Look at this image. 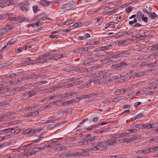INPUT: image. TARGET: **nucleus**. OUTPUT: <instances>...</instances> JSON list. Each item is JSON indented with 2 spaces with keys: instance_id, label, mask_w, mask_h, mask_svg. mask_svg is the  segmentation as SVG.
Returning <instances> with one entry per match:
<instances>
[{
  "instance_id": "f257e3e1",
  "label": "nucleus",
  "mask_w": 158,
  "mask_h": 158,
  "mask_svg": "<svg viewBox=\"0 0 158 158\" xmlns=\"http://www.w3.org/2000/svg\"><path fill=\"white\" fill-rule=\"evenodd\" d=\"M106 146L105 141H103L97 143V145L96 146H94V147L90 148L91 151H101L105 150L106 149Z\"/></svg>"
},
{
  "instance_id": "f03ea898",
  "label": "nucleus",
  "mask_w": 158,
  "mask_h": 158,
  "mask_svg": "<svg viewBox=\"0 0 158 158\" xmlns=\"http://www.w3.org/2000/svg\"><path fill=\"white\" fill-rule=\"evenodd\" d=\"M6 19V20H18L19 19L13 14H7L3 15H0V20Z\"/></svg>"
},
{
  "instance_id": "7ed1b4c3",
  "label": "nucleus",
  "mask_w": 158,
  "mask_h": 158,
  "mask_svg": "<svg viewBox=\"0 0 158 158\" xmlns=\"http://www.w3.org/2000/svg\"><path fill=\"white\" fill-rule=\"evenodd\" d=\"M108 76H107L106 74L103 75L98 73L97 76L94 78V79L91 80V81L93 82V86L95 84H99L100 83V80L104 77H106Z\"/></svg>"
},
{
  "instance_id": "20e7f679",
  "label": "nucleus",
  "mask_w": 158,
  "mask_h": 158,
  "mask_svg": "<svg viewBox=\"0 0 158 158\" xmlns=\"http://www.w3.org/2000/svg\"><path fill=\"white\" fill-rule=\"evenodd\" d=\"M38 91L37 89L34 88L29 92H26L23 94V97L29 98L36 95Z\"/></svg>"
},
{
  "instance_id": "39448f33",
  "label": "nucleus",
  "mask_w": 158,
  "mask_h": 158,
  "mask_svg": "<svg viewBox=\"0 0 158 158\" xmlns=\"http://www.w3.org/2000/svg\"><path fill=\"white\" fill-rule=\"evenodd\" d=\"M14 5V2L12 0H4L0 2V7L2 8L10 5Z\"/></svg>"
},
{
  "instance_id": "423d86ee",
  "label": "nucleus",
  "mask_w": 158,
  "mask_h": 158,
  "mask_svg": "<svg viewBox=\"0 0 158 158\" xmlns=\"http://www.w3.org/2000/svg\"><path fill=\"white\" fill-rule=\"evenodd\" d=\"M115 135L114 134L112 136V138L108 140V141H106V145L107 146H109L117 143V140L116 137H114Z\"/></svg>"
},
{
  "instance_id": "0eeeda50",
  "label": "nucleus",
  "mask_w": 158,
  "mask_h": 158,
  "mask_svg": "<svg viewBox=\"0 0 158 158\" xmlns=\"http://www.w3.org/2000/svg\"><path fill=\"white\" fill-rule=\"evenodd\" d=\"M142 11L145 15H146L148 18H151L152 19H154L156 17V13L154 12H149L147 10L145 9H143Z\"/></svg>"
},
{
  "instance_id": "6e6552de",
  "label": "nucleus",
  "mask_w": 158,
  "mask_h": 158,
  "mask_svg": "<svg viewBox=\"0 0 158 158\" xmlns=\"http://www.w3.org/2000/svg\"><path fill=\"white\" fill-rule=\"evenodd\" d=\"M45 56V58L47 61L48 60L54 59L55 60H57L56 58V55H55L54 53L49 52L48 54L44 55Z\"/></svg>"
},
{
  "instance_id": "1a4fd4ad",
  "label": "nucleus",
  "mask_w": 158,
  "mask_h": 158,
  "mask_svg": "<svg viewBox=\"0 0 158 158\" xmlns=\"http://www.w3.org/2000/svg\"><path fill=\"white\" fill-rule=\"evenodd\" d=\"M148 17L146 15L142 13L140 11H138L137 13V19H142V20H147Z\"/></svg>"
},
{
  "instance_id": "9d476101",
  "label": "nucleus",
  "mask_w": 158,
  "mask_h": 158,
  "mask_svg": "<svg viewBox=\"0 0 158 158\" xmlns=\"http://www.w3.org/2000/svg\"><path fill=\"white\" fill-rule=\"evenodd\" d=\"M46 60L45 58L44 55H42L40 56L39 58H37L35 60L34 62L35 64L37 63H43L46 62Z\"/></svg>"
},
{
  "instance_id": "9b49d317",
  "label": "nucleus",
  "mask_w": 158,
  "mask_h": 158,
  "mask_svg": "<svg viewBox=\"0 0 158 158\" xmlns=\"http://www.w3.org/2000/svg\"><path fill=\"white\" fill-rule=\"evenodd\" d=\"M35 60H31L30 58H27L24 59L23 63L24 65L35 64Z\"/></svg>"
},
{
  "instance_id": "f8f14e48",
  "label": "nucleus",
  "mask_w": 158,
  "mask_h": 158,
  "mask_svg": "<svg viewBox=\"0 0 158 158\" xmlns=\"http://www.w3.org/2000/svg\"><path fill=\"white\" fill-rule=\"evenodd\" d=\"M16 128L17 127L9 128L7 129L1 130H0V134H2V132H5V135H6L9 132L11 131H13L15 130Z\"/></svg>"
},
{
  "instance_id": "ddd939ff",
  "label": "nucleus",
  "mask_w": 158,
  "mask_h": 158,
  "mask_svg": "<svg viewBox=\"0 0 158 158\" xmlns=\"http://www.w3.org/2000/svg\"><path fill=\"white\" fill-rule=\"evenodd\" d=\"M88 140L89 144H92L94 146H96L95 143V141L97 140V138L94 136L92 137L87 138Z\"/></svg>"
},
{
  "instance_id": "4468645a",
  "label": "nucleus",
  "mask_w": 158,
  "mask_h": 158,
  "mask_svg": "<svg viewBox=\"0 0 158 158\" xmlns=\"http://www.w3.org/2000/svg\"><path fill=\"white\" fill-rule=\"evenodd\" d=\"M39 3L41 6L44 7L49 6L50 4V2L48 1L45 0H41L39 2Z\"/></svg>"
},
{
  "instance_id": "2eb2a0df",
  "label": "nucleus",
  "mask_w": 158,
  "mask_h": 158,
  "mask_svg": "<svg viewBox=\"0 0 158 158\" xmlns=\"http://www.w3.org/2000/svg\"><path fill=\"white\" fill-rule=\"evenodd\" d=\"M76 94L75 92H69L63 94H62V96L64 97H69L70 96H73Z\"/></svg>"
},
{
  "instance_id": "dca6fc26",
  "label": "nucleus",
  "mask_w": 158,
  "mask_h": 158,
  "mask_svg": "<svg viewBox=\"0 0 158 158\" xmlns=\"http://www.w3.org/2000/svg\"><path fill=\"white\" fill-rule=\"evenodd\" d=\"M128 89H117L115 92V94L116 95H119L123 94L124 93H125L126 91H127Z\"/></svg>"
},
{
  "instance_id": "f3484780",
  "label": "nucleus",
  "mask_w": 158,
  "mask_h": 158,
  "mask_svg": "<svg viewBox=\"0 0 158 158\" xmlns=\"http://www.w3.org/2000/svg\"><path fill=\"white\" fill-rule=\"evenodd\" d=\"M152 23H154L155 22H154V21L153 22H151V23H148L147 24L143 25V24H142V23H141V24H140L139 23H137V22H136L135 23V24L133 26V27H134L135 28H137L139 27H141L142 26H146L147 25H149V26H151L152 24Z\"/></svg>"
},
{
  "instance_id": "a211bd4d",
  "label": "nucleus",
  "mask_w": 158,
  "mask_h": 158,
  "mask_svg": "<svg viewBox=\"0 0 158 158\" xmlns=\"http://www.w3.org/2000/svg\"><path fill=\"white\" fill-rule=\"evenodd\" d=\"M112 61L111 58L110 57H107L106 58L102 60L101 62L102 64H107Z\"/></svg>"
},
{
  "instance_id": "6ab92c4d",
  "label": "nucleus",
  "mask_w": 158,
  "mask_h": 158,
  "mask_svg": "<svg viewBox=\"0 0 158 158\" xmlns=\"http://www.w3.org/2000/svg\"><path fill=\"white\" fill-rule=\"evenodd\" d=\"M76 155L75 153L74 154H66L65 153H64L60 154L59 156L60 157H70L72 156H75Z\"/></svg>"
},
{
  "instance_id": "aec40b11",
  "label": "nucleus",
  "mask_w": 158,
  "mask_h": 158,
  "mask_svg": "<svg viewBox=\"0 0 158 158\" xmlns=\"http://www.w3.org/2000/svg\"><path fill=\"white\" fill-rule=\"evenodd\" d=\"M128 134H129V133L127 132L123 133H118L114 134L115 135L114 136V137H115H115H116L117 138H123L126 136Z\"/></svg>"
},
{
  "instance_id": "412c9836",
  "label": "nucleus",
  "mask_w": 158,
  "mask_h": 158,
  "mask_svg": "<svg viewBox=\"0 0 158 158\" xmlns=\"http://www.w3.org/2000/svg\"><path fill=\"white\" fill-rule=\"evenodd\" d=\"M42 24V23H40V22L38 21L37 22H36L33 24H31V25L27 24V27H29L30 26V25H31L32 27H37L39 26H41Z\"/></svg>"
},
{
  "instance_id": "4be33fe9",
  "label": "nucleus",
  "mask_w": 158,
  "mask_h": 158,
  "mask_svg": "<svg viewBox=\"0 0 158 158\" xmlns=\"http://www.w3.org/2000/svg\"><path fill=\"white\" fill-rule=\"evenodd\" d=\"M127 52L126 51H124L120 53H119L115 54V56L117 57L121 56H127Z\"/></svg>"
},
{
  "instance_id": "5701e85b",
  "label": "nucleus",
  "mask_w": 158,
  "mask_h": 158,
  "mask_svg": "<svg viewBox=\"0 0 158 158\" xmlns=\"http://www.w3.org/2000/svg\"><path fill=\"white\" fill-rule=\"evenodd\" d=\"M139 153H143V154H147V153L150 152V150L149 149V148H147L145 149H144L142 150H140L139 151Z\"/></svg>"
},
{
  "instance_id": "b1692460",
  "label": "nucleus",
  "mask_w": 158,
  "mask_h": 158,
  "mask_svg": "<svg viewBox=\"0 0 158 158\" xmlns=\"http://www.w3.org/2000/svg\"><path fill=\"white\" fill-rule=\"evenodd\" d=\"M25 5L24 4H22V6L21 5H19L20 8L25 13L26 11H27L28 10V9L27 7L25 6Z\"/></svg>"
},
{
  "instance_id": "393cba45",
  "label": "nucleus",
  "mask_w": 158,
  "mask_h": 158,
  "mask_svg": "<svg viewBox=\"0 0 158 158\" xmlns=\"http://www.w3.org/2000/svg\"><path fill=\"white\" fill-rule=\"evenodd\" d=\"M38 17H40L38 19V20H50L49 18L47 17V16L46 15H38ZM51 20V19H50Z\"/></svg>"
},
{
  "instance_id": "a878e982",
  "label": "nucleus",
  "mask_w": 158,
  "mask_h": 158,
  "mask_svg": "<svg viewBox=\"0 0 158 158\" xmlns=\"http://www.w3.org/2000/svg\"><path fill=\"white\" fill-rule=\"evenodd\" d=\"M158 57V52H157L156 53L153 54L149 56L148 57V58L150 59H153Z\"/></svg>"
},
{
  "instance_id": "bb28decb",
  "label": "nucleus",
  "mask_w": 158,
  "mask_h": 158,
  "mask_svg": "<svg viewBox=\"0 0 158 158\" xmlns=\"http://www.w3.org/2000/svg\"><path fill=\"white\" fill-rule=\"evenodd\" d=\"M93 82H92L91 80H90L89 81V83L88 82H86L85 83L83 84V86L84 87H86V88H88L90 86H93Z\"/></svg>"
},
{
  "instance_id": "cd10ccee",
  "label": "nucleus",
  "mask_w": 158,
  "mask_h": 158,
  "mask_svg": "<svg viewBox=\"0 0 158 158\" xmlns=\"http://www.w3.org/2000/svg\"><path fill=\"white\" fill-rule=\"evenodd\" d=\"M116 10V8L115 7H113L110 8L108 10H107L106 12L108 14H112L114 13Z\"/></svg>"
},
{
  "instance_id": "c85d7f7f",
  "label": "nucleus",
  "mask_w": 158,
  "mask_h": 158,
  "mask_svg": "<svg viewBox=\"0 0 158 158\" xmlns=\"http://www.w3.org/2000/svg\"><path fill=\"white\" fill-rule=\"evenodd\" d=\"M39 113L38 111H35L34 112H30L28 114L27 116L29 117L34 116H36L39 114Z\"/></svg>"
},
{
  "instance_id": "c756f323",
  "label": "nucleus",
  "mask_w": 158,
  "mask_h": 158,
  "mask_svg": "<svg viewBox=\"0 0 158 158\" xmlns=\"http://www.w3.org/2000/svg\"><path fill=\"white\" fill-rule=\"evenodd\" d=\"M75 100L74 99H71L69 101H67L65 102H64V103H63V105L64 106H66L67 105H69L73 103V102H75Z\"/></svg>"
},
{
  "instance_id": "7c9ffc66",
  "label": "nucleus",
  "mask_w": 158,
  "mask_h": 158,
  "mask_svg": "<svg viewBox=\"0 0 158 158\" xmlns=\"http://www.w3.org/2000/svg\"><path fill=\"white\" fill-rule=\"evenodd\" d=\"M157 137L158 136H153L151 137L149 140V142L150 143H153L154 142H156Z\"/></svg>"
},
{
  "instance_id": "2f4dec72",
  "label": "nucleus",
  "mask_w": 158,
  "mask_h": 158,
  "mask_svg": "<svg viewBox=\"0 0 158 158\" xmlns=\"http://www.w3.org/2000/svg\"><path fill=\"white\" fill-rule=\"evenodd\" d=\"M83 26L82 23L78 22V23H75L73 26V27L74 28L81 27Z\"/></svg>"
},
{
  "instance_id": "473e14b6",
  "label": "nucleus",
  "mask_w": 158,
  "mask_h": 158,
  "mask_svg": "<svg viewBox=\"0 0 158 158\" xmlns=\"http://www.w3.org/2000/svg\"><path fill=\"white\" fill-rule=\"evenodd\" d=\"M150 152H153L158 149V145L149 148Z\"/></svg>"
},
{
  "instance_id": "72a5a7b5",
  "label": "nucleus",
  "mask_w": 158,
  "mask_h": 158,
  "mask_svg": "<svg viewBox=\"0 0 158 158\" xmlns=\"http://www.w3.org/2000/svg\"><path fill=\"white\" fill-rule=\"evenodd\" d=\"M90 97V94L81 95V96L79 97V99H86Z\"/></svg>"
},
{
  "instance_id": "f704fd0d",
  "label": "nucleus",
  "mask_w": 158,
  "mask_h": 158,
  "mask_svg": "<svg viewBox=\"0 0 158 158\" xmlns=\"http://www.w3.org/2000/svg\"><path fill=\"white\" fill-rule=\"evenodd\" d=\"M35 152H34L33 150L28 151L26 152V154L28 156H31L35 154Z\"/></svg>"
},
{
  "instance_id": "c9c22d12",
  "label": "nucleus",
  "mask_w": 158,
  "mask_h": 158,
  "mask_svg": "<svg viewBox=\"0 0 158 158\" xmlns=\"http://www.w3.org/2000/svg\"><path fill=\"white\" fill-rule=\"evenodd\" d=\"M113 68L114 69H117L118 68V69H122L124 68V67L121 66V65H120V63H118L115 65H113Z\"/></svg>"
},
{
  "instance_id": "e433bc0d",
  "label": "nucleus",
  "mask_w": 158,
  "mask_h": 158,
  "mask_svg": "<svg viewBox=\"0 0 158 158\" xmlns=\"http://www.w3.org/2000/svg\"><path fill=\"white\" fill-rule=\"evenodd\" d=\"M110 23L112 24V28H115L118 26V22L115 23V22H110Z\"/></svg>"
},
{
  "instance_id": "4c0bfd02",
  "label": "nucleus",
  "mask_w": 158,
  "mask_h": 158,
  "mask_svg": "<svg viewBox=\"0 0 158 158\" xmlns=\"http://www.w3.org/2000/svg\"><path fill=\"white\" fill-rule=\"evenodd\" d=\"M154 82L152 83L149 86V88L150 89H154L157 88V85L155 86L154 84Z\"/></svg>"
},
{
  "instance_id": "58836bf2",
  "label": "nucleus",
  "mask_w": 158,
  "mask_h": 158,
  "mask_svg": "<svg viewBox=\"0 0 158 158\" xmlns=\"http://www.w3.org/2000/svg\"><path fill=\"white\" fill-rule=\"evenodd\" d=\"M125 141L127 143H130L133 140H135L134 138H131L129 139L126 138L125 139Z\"/></svg>"
},
{
  "instance_id": "ea45409f",
  "label": "nucleus",
  "mask_w": 158,
  "mask_h": 158,
  "mask_svg": "<svg viewBox=\"0 0 158 158\" xmlns=\"http://www.w3.org/2000/svg\"><path fill=\"white\" fill-rule=\"evenodd\" d=\"M152 127H151V123H149L146 125L143 124V127L145 129H148L152 128Z\"/></svg>"
},
{
  "instance_id": "a19ab883",
  "label": "nucleus",
  "mask_w": 158,
  "mask_h": 158,
  "mask_svg": "<svg viewBox=\"0 0 158 158\" xmlns=\"http://www.w3.org/2000/svg\"><path fill=\"white\" fill-rule=\"evenodd\" d=\"M38 129H31L30 128V131L29 132V135H31L32 134H33L38 131Z\"/></svg>"
},
{
  "instance_id": "79ce46f5",
  "label": "nucleus",
  "mask_w": 158,
  "mask_h": 158,
  "mask_svg": "<svg viewBox=\"0 0 158 158\" xmlns=\"http://www.w3.org/2000/svg\"><path fill=\"white\" fill-rule=\"evenodd\" d=\"M151 134H152L154 133H158V128L154 129L152 131H150L149 132Z\"/></svg>"
},
{
  "instance_id": "37998d69",
  "label": "nucleus",
  "mask_w": 158,
  "mask_h": 158,
  "mask_svg": "<svg viewBox=\"0 0 158 158\" xmlns=\"http://www.w3.org/2000/svg\"><path fill=\"white\" fill-rule=\"evenodd\" d=\"M66 56V54H65L63 53L61 54H60L59 55H56V58H57V59H58L61 58L63 57H65Z\"/></svg>"
},
{
  "instance_id": "c03bdc74",
  "label": "nucleus",
  "mask_w": 158,
  "mask_h": 158,
  "mask_svg": "<svg viewBox=\"0 0 158 158\" xmlns=\"http://www.w3.org/2000/svg\"><path fill=\"white\" fill-rule=\"evenodd\" d=\"M6 32L5 31L4 28H3L0 29V35H3L4 34L6 33Z\"/></svg>"
},
{
  "instance_id": "a18cd8bd",
  "label": "nucleus",
  "mask_w": 158,
  "mask_h": 158,
  "mask_svg": "<svg viewBox=\"0 0 158 158\" xmlns=\"http://www.w3.org/2000/svg\"><path fill=\"white\" fill-rule=\"evenodd\" d=\"M8 103V101H4L3 102H0V106H4Z\"/></svg>"
},
{
  "instance_id": "49530a36",
  "label": "nucleus",
  "mask_w": 158,
  "mask_h": 158,
  "mask_svg": "<svg viewBox=\"0 0 158 158\" xmlns=\"http://www.w3.org/2000/svg\"><path fill=\"white\" fill-rule=\"evenodd\" d=\"M132 7L130 6L126 8V11L127 13H129L132 11Z\"/></svg>"
},
{
  "instance_id": "de8ad7c7",
  "label": "nucleus",
  "mask_w": 158,
  "mask_h": 158,
  "mask_svg": "<svg viewBox=\"0 0 158 158\" xmlns=\"http://www.w3.org/2000/svg\"><path fill=\"white\" fill-rule=\"evenodd\" d=\"M97 126H96L95 125H94V126L92 125V126H90V127H89L88 128H84V129H86L88 130H91L93 129V128H97L98 127H97Z\"/></svg>"
},
{
  "instance_id": "09e8293b",
  "label": "nucleus",
  "mask_w": 158,
  "mask_h": 158,
  "mask_svg": "<svg viewBox=\"0 0 158 158\" xmlns=\"http://www.w3.org/2000/svg\"><path fill=\"white\" fill-rule=\"evenodd\" d=\"M126 42V40L121 41L119 42L118 44L119 45H120L121 46L124 45H127V44H125Z\"/></svg>"
},
{
  "instance_id": "8fccbe9b",
  "label": "nucleus",
  "mask_w": 158,
  "mask_h": 158,
  "mask_svg": "<svg viewBox=\"0 0 158 158\" xmlns=\"http://www.w3.org/2000/svg\"><path fill=\"white\" fill-rule=\"evenodd\" d=\"M135 127L136 128H138L139 129H143V124H137L135 126Z\"/></svg>"
},
{
  "instance_id": "3c124183",
  "label": "nucleus",
  "mask_w": 158,
  "mask_h": 158,
  "mask_svg": "<svg viewBox=\"0 0 158 158\" xmlns=\"http://www.w3.org/2000/svg\"><path fill=\"white\" fill-rule=\"evenodd\" d=\"M30 131V128H28L25 130L22 133V134L23 135H24L26 134H28L29 135V132Z\"/></svg>"
},
{
  "instance_id": "603ef678",
  "label": "nucleus",
  "mask_w": 158,
  "mask_h": 158,
  "mask_svg": "<svg viewBox=\"0 0 158 158\" xmlns=\"http://www.w3.org/2000/svg\"><path fill=\"white\" fill-rule=\"evenodd\" d=\"M152 50H156L158 49V44H156L152 45Z\"/></svg>"
},
{
  "instance_id": "864d4df0",
  "label": "nucleus",
  "mask_w": 158,
  "mask_h": 158,
  "mask_svg": "<svg viewBox=\"0 0 158 158\" xmlns=\"http://www.w3.org/2000/svg\"><path fill=\"white\" fill-rule=\"evenodd\" d=\"M58 89V87L56 86H54L53 87H52V88H50V89L52 90V91L50 90L49 92H52L53 91H55L56 90Z\"/></svg>"
},
{
  "instance_id": "5fc2aeb1",
  "label": "nucleus",
  "mask_w": 158,
  "mask_h": 158,
  "mask_svg": "<svg viewBox=\"0 0 158 158\" xmlns=\"http://www.w3.org/2000/svg\"><path fill=\"white\" fill-rule=\"evenodd\" d=\"M10 26V27H6L4 28V29L6 33L8 31L12 30L13 28V27L11 26Z\"/></svg>"
},
{
  "instance_id": "6e6d98bb",
  "label": "nucleus",
  "mask_w": 158,
  "mask_h": 158,
  "mask_svg": "<svg viewBox=\"0 0 158 158\" xmlns=\"http://www.w3.org/2000/svg\"><path fill=\"white\" fill-rule=\"evenodd\" d=\"M108 27L110 28H112V24H110V22L109 23L106 24L105 25V28H106Z\"/></svg>"
},
{
  "instance_id": "4d7b16f0",
  "label": "nucleus",
  "mask_w": 158,
  "mask_h": 158,
  "mask_svg": "<svg viewBox=\"0 0 158 158\" xmlns=\"http://www.w3.org/2000/svg\"><path fill=\"white\" fill-rule=\"evenodd\" d=\"M33 10L34 13H36L38 7L36 6H34L33 7Z\"/></svg>"
},
{
  "instance_id": "13d9d810",
  "label": "nucleus",
  "mask_w": 158,
  "mask_h": 158,
  "mask_svg": "<svg viewBox=\"0 0 158 158\" xmlns=\"http://www.w3.org/2000/svg\"><path fill=\"white\" fill-rule=\"evenodd\" d=\"M127 131H129V133H128L129 134L132 133H136V130L135 129L128 130H127Z\"/></svg>"
},
{
  "instance_id": "bf43d9fd",
  "label": "nucleus",
  "mask_w": 158,
  "mask_h": 158,
  "mask_svg": "<svg viewBox=\"0 0 158 158\" xmlns=\"http://www.w3.org/2000/svg\"><path fill=\"white\" fill-rule=\"evenodd\" d=\"M119 63L120 65H121V66H122L123 67V66H126L127 65V64L126 62L123 61L120 62Z\"/></svg>"
},
{
  "instance_id": "052dcab7",
  "label": "nucleus",
  "mask_w": 158,
  "mask_h": 158,
  "mask_svg": "<svg viewBox=\"0 0 158 158\" xmlns=\"http://www.w3.org/2000/svg\"><path fill=\"white\" fill-rule=\"evenodd\" d=\"M15 40L11 39V40L7 42V45L10 44H12L13 43L15 42Z\"/></svg>"
},
{
  "instance_id": "680f3d73",
  "label": "nucleus",
  "mask_w": 158,
  "mask_h": 158,
  "mask_svg": "<svg viewBox=\"0 0 158 158\" xmlns=\"http://www.w3.org/2000/svg\"><path fill=\"white\" fill-rule=\"evenodd\" d=\"M143 116V114L142 113H140L137 114V115H136L134 117L135 120L137 118L141 117Z\"/></svg>"
},
{
  "instance_id": "e2e57ef3",
  "label": "nucleus",
  "mask_w": 158,
  "mask_h": 158,
  "mask_svg": "<svg viewBox=\"0 0 158 158\" xmlns=\"http://www.w3.org/2000/svg\"><path fill=\"white\" fill-rule=\"evenodd\" d=\"M98 68V66H94L91 68H89V69L90 71L92 70H94L96 69H97Z\"/></svg>"
},
{
  "instance_id": "0e129e2a",
  "label": "nucleus",
  "mask_w": 158,
  "mask_h": 158,
  "mask_svg": "<svg viewBox=\"0 0 158 158\" xmlns=\"http://www.w3.org/2000/svg\"><path fill=\"white\" fill-rule=\"evenodd\" d=\"M117 34L118 36H123L124 35H125V31L119 32Z\"/></svg>"
},
{
  "instance_id": "69168bd1",
  "label": "nucleus",
  "mask_w": 158,
  "mask_h": 158,
  "mask_svg": "<svg viewBox=\"0 0 158 158\" xmlns=\"http://www.w3.org/2000/svg\"><path fill=\"white\" fill-rule=\"evenodd\" d=\"M125 35H129L133 34V32L132 31H125Z\"/></svg>"
},
{
  "instance_id": "338daca9",
  "label": "nucleus",
  "mask_w": 158,
  "mask_h": 158,
  "mask_svg": "<svg viewBox=\"0 0 158 158\" xmlns=\"http://www.w3.org/2000/svg\"><path fill=\"white\" fill-rule=\"evenodd\" d=\"M85 50V48H80L78 49V50L77 51V52H82L84 51Z\"/></svg>"
},
{
  "instance_id": "774afa93",
  "label": "nucleus",
  "mask_w": 158,
  "mask_h": 158,
  "mask_svg": "<svg viewBox=\"0 0 158 158\" xmlns=\"http://www.w3.org/2000/svg\"><path fill=\"white\" fill-rule=\"evenodd\" d=\"M109 123V122H102L101 123H99L98 124V125H102V126H103L104 125H107V124L108 123Z\"/></svg>"
}]
</instances>
